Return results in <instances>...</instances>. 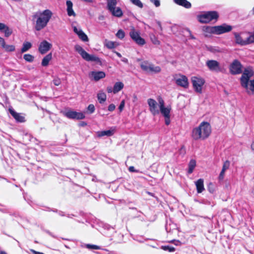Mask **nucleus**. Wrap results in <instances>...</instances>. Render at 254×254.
Instances as JSON below:
<instances>
[{
    "mask_svg": "<svg viewBox=\"0 0 254 254\" xmlns=\"http://www.w3.org/2000/svg\"><path fill=\"white\" fill-rule=\"evenodd\" d=\"M244 33L242 32L238 33L234 32V35L235 38V42L239 45L244 46L250 44V41L249 39V36L246 38H243L241 35H244Z\"/></svg>",
    "mask_w": 254,
    "mask_h": 254,
    "instance_id": "obj_13",
    "label": "nucleus"
},
{
    "mask_svg": "<svg viewBox=\"0 0 254 254\" xmlns=\"http://www.w3.org/2000/svg\"><path fill=\"white\" fill-rule=\"evenodd\" d=\"M52 47V45L46 40H44L40 43L38 50L41 54H44L49 51Z\"/></svg>",
    "mask_w": 254,
    "mask_h": 254,
    "instance_id": "obj_17",
    "label": "nucleus"
},
{
    "mask_svg": "<svg viewBox=\"0 0 254 254\" xmlns=\"http://www.w3.org/2000/svg\"><path fill=\"white\" fill-rule=\"evenodd\" d=\"M230 165V161L228 160L225 161L223 163L222 170L226 171L227 170H228L229 168Z\"/></svg>",
    "mask_w": 254,
    "mask_h": 254,
    "instance_id": "obj_41",
    "label": "nucleus"
},
{
    "mask_svg": "<svg viewBox=\"0 0 254 254\" xmlns=\"http://www.w3.org/2000/svg\"><path fill=\"white\" fill-rule=\"evenodd\" d=\"M98 19L99 20H103L104 19V16L103 15H100L98 17Z\"/></svg>",
    "mask_w": 254,
    "mask_h": 254,
    "instance_id": "obj_59",
    "label": "nucleus"
},
{
    "mask_svg": "<svg viewBox=\"0 0 254 254\" xmlns=\"http://www.w3.org/2000/svg\"><path fill=\"white\" fill-rule=\"evenodd\" d=\"M87 110L90 114L93 113L95 110L94 105L93 104L89 105L87 107Z\"/></svg>",
    "mask_w": 254,
    "mask_h": 254,
    "instance_id": "obj_43",
    "label": "nucleus"
},
{
    "mask_svg": "<svg viewBox=\"0 0 254 254\" xmlns=\"http://www.w3.org/2000/svg\"><path fill=\"white\" fill-rule=\"evenodd\" d=\"M187 31L189 33L190 39H194L195 37L191 34L190 31L189 29Z\"/></svg>",
    "mask_w": 254,
    "mask_h": 254,
    "instance_id": "obj_55",
    "label": "nucleus"
},
{
    "mask_svg": "<svg viewBox=\"0 0 254 254\" xmlns=\"http://www.w3.org/2000/svg\"><path fill=\"white\" fill-rule=\"evenodd\" d=\"M0 254H7L5 251H0Z\"/></svg>",
    "mask_w": 254,
    "mask_h": 254,
    "instance_id": "obj_61",
    "label": "nucleus"
},
{
    "mask_svg": "<svg viewBox=\"0 0 254 254\" xmlns=\"http://www.w3.org/2000/svg\"><path fill=\"white\" fill-rule=\"evenodd\" d=\"M125 100H122L120 104V106L119 107V109L120 110V112H122L123 110V109L124 108V107H125Z\"/></svg>",
    "mask_w": 254,
    "mask_h": 254,
    "instance_id": "obj_46",
    "label": "nucleus"
},
{
    "mask_svg": "<svg viewBox=\"0 0 254 254\" xmlns=\"http://www.w3.org/2000/svg\"><path fill=\"white\" fill-rule=\"evenodd\" d=\"M74 49L81 56L82 58L86 61L101 63V60L99 58L94 55L89 54L80 45H76L74 46Z\"/></svg>",
    "mask_w": 254,
    "mask_h": 254,
    "instance_id": "obj_4",
    "label": "nucleus"
},
{
    "mask_svg": "<svg viewBox=\"0 0 254 254\" xmlns=\"http://www.w3.org/2000/svg\"><path fill=\"white\" fill-rule=\"evenodd\" d=\"M124 88V84L122 82H116L113 88V92L116 94L121 91Z\"/></svg>",
    "mask_w": 254,
    "mask_h": 254,
    "instance_id": "obj_29",
    "label": "nucleus"
},
{
    "mask_svg": "<svg viewBox=\"0 0 254 254\" xmlns=\"http://www.w3.org/2000/svg\"><path fill=\"white\" fill-rule=\"evenodd\" d=\"M59 214L61 216H64V214L63 212H61Z\"/></svg>",
    "mask_w": 254,
    "mask_h": 254,
    "instance_id": "obj_63",
    "label": "nucleus"
},
{
    "mask_svg": "<svg viewBox=\"0 0 254 254\" xmlns=\"http://www.w3.org/2000/svg\"><path fill=\"white\" fill-rule=\"evenodd\" d=\"M150 39L154 45H159L160 44V41L157 39L155 35H152L150 36Z\"/></svg>",
    "mask_w": 254,
    "mask_h": 254,
    "instance_id": "obj_38",
    "label": "nucleus"
},
{
    "mask_svg": "<svg viewBox=\"0 0 254 254\" xmlns=\"http://www.w3.org/2000/svg\"><path fill=\"white\" fill-rule=\"evenodd\" d=\"M104 45L105 47H107L109 49H114L119 45L118 43L117 42L109 41L107 39H105L104 40Z\"/></svg>",
    "mask_w": 254,
    "mask_h": 254,
    "instance_id": "obj_25",
    "label": "nucleus"
},
{
    "mask_svg": "<svg viewBox=\"0 0 254 254\" xmlns=\"http://www.w3.org/2000/svg\"><path fill=\"white\" fill-rule=\"evenodd\" d=\"M128 170L130 172H137L136 170H135L134 167L133 166H130L128 168Z\"/></svg>",
    "mask_w": 254,
    "mask_h": 254,
    "instance_id": "obj_54",
    "label": "nucleus"
},
{
    "mask_svg": "<svg viewBox=\"0 0 254 254\" xmlns=\"http://www.w3.org/2000/svg\"><path fill=\"white\" fill-rule=\"evenodd\" d=\"M211 132L210 125L205 122H202L199 126L193 129L192 137L195 140L207 138Z\"/></svg>",
    "mask_w": 254,
    "mask_h": 254,
    "instance_id": "obj_2",
    "label": "nucleus"
},
{
    "mask_svg": "<svg viewBox=\"0 0 254 254\" xmlns=\"http://www.w3.org/2000/svg\"><path fill=\"white\" fill-rule=\"evenodd\" d=\"M63 115L69 119L81 120L85 118V115L82 112H77L72 110H68L63 112Z\"/></svg>",
    "mask_w": 254,
    "mask_h": 254,
    "instance_id": "obj_10",
    "label": "nucleus"
},
{
    "mask_svg": "<svg viewBox=\"0 0 254 254\" xmlns=\"http://www.w3.org/2000/svg\"><path fill=\"white\" fill-rule=\"evenodd\" d=\"M97 97L99 102L100 104H103L106 101V99H107L106 94L103 91H100L98 93V94L97 95Z\"/></svg>",
    "mask_w": 254,
    "mask_h": 254,
    "instance_id": "obj_26",
    "label": "nucleus"
},
{
    "mask_svg": "<svg viewBox=\"0 0 254 254\" xmlns=\"http://www.w3.org/2000/svg\"><path fill=\"white\" fill-rule=\"evenodd\" d=\"M141 69L146 72L159 73L161 71V68L159 66H154L148 61H144L140 64Z\"/></svg>",
    "mask_w": 254,
    "mask_h": 254,
    "instance_id": "obj_8",
    "label": "nucleus"
},
{
    "mask_svg": "<svg viewBox=\"0 0 254 254\" xmlns=\"http://www.w3.org/2000/svg\"><path fill=\"white\" fill-rule=\"evenodd\" d=\"M251 148L253 151H254V141L252 143Z\"/></svg>",
    "mask_w": 254,
    "mask_h": 254,
    "instance_id": "obj_60",
    "label": "nucleus"
},
{
    "mask_svg": "<svg viewBox=\"0 0 254 254\" xmlns=\"http://www.w3.org/2000/svg\"><path fill=\"white\" fill-rule=\"evenodd\" d=\"M9 113L17 122L22 123L25 121L24 117L22 116L20 114L16 112L13 109H10Z\"/></svg>",
    "mask_w": 254,
    "mask_h": 254,
    "instance_id": "obj_20",
    "label": "nucleus"
},
{
    "mask_svg": "<svg viewBox=\"0 0 254 254\" xmlns=\"http://www.w3.org/2000/svg\"><path fill=\"white\" fill-rule=\"evenodd\" d=\"M130 38L138 45L143 46L145 44V41L140 36V32L134 28L131 29L129 32Z\"/></svg>",
    "mask_w": 254,
    "mask_h": 254,
    "instance_id": "obj_9",
    "label": "nucleus"
},
{
    "mask_svg": "<svg viewBox=\"0 0 254 254\" xmlns=\"http://www.w3.org/2000/svg\"><path fill=\"white\" fill-rule=\"evenodd\" d=\"M208 50L212 52H219V51L218 50H217L215 48H213L212 47H208Z\"/></svg>",
    "mask_w": 254,
    "mask_h": 254,
    "instance_id": "obj_53",
    "label": "nucleus"
},
{
    "mask_svg": "<svg viewBox=\"0 0 254 254\" xmlns=\"http://www.w3.org/2000/svg\"><path fill=\"white\" fill-rule=\"evenodd\" d=\"M253 75L251 70L246 69L241 77L242 86L245 88L249 95L254 94V79L250 80Z\"/></svg>",
    "mask_w": 254,
    "mask_h": 254,
    "instance_id": "obj_3",
    "label": "nucleus"
},
{
    "mask_svg": "<svg viewBox=\"0 0 254 254\" xmlns=\"http://www.w3.org/2000/svg\"><path fill=\"white\" fill-rule=\"evenodd\" d=\"M5 44L6 43L4 41V39L3 38L0 37V45L2 48H3Z\"/></svg>",
    "mask_w": 254,
    "mask_h": 254,
    "instance_id": "obj_51",
    "label": "nucleus"
},
{
    "mask_svg": "<svg viewBox=\"0 0 254 254\" xmlns=\"http://www.w3.org/2000/svg\"><path fill=\"white\" fill-rule=\"evenodd\" d=\"M232 27L225 23L221 25L215 26V34L220 35L232 30Z\"/></svg>",
    "mask_w": 254,
    "mask_h": 254,
    "instance_id": "obj_16",
    "label": "nucleus"
},
{
    "mask_svg": "<svg viewBox=\"0 0 254 254\" xmlns=\"http://www.w3.org/2000/svg\"><path fill=\"white\" fill-rule=\"evenodd\" d=\"M150 1L153 3L156 7H159L160 5L159 0H150Z\"/></svg>",
    "mask_w": 254,
    "mask_h": 254,
    "instance_id": "obj_47",
    "label": "nucleus"
},
{
    "mask_svg": "<svg viewBox=\"0 0 254 254\" xmlns=\"http://www.w3.org/2000/svg\"><path fill=\"white\" fill-rule=\"evenodd\" d=\"M89 75L90 77L93 78L95 81H97L104 78L106 76V74L104 71H93L90 72Z\"/></svg>",
    "mask_w": 254,
    "mask_h": 254,
    "instance_id": "obj_18",
    "label": "nucleus"
},
{
    "mask_svg": "<svg viewBox=\"0 0 254 254\" xmlns=\"http://www.w3.org/2000/svg\"><path fill=\"white\" fill-rule=\"evenodd\" d=\"M8 26L5 24L4 23L0 22V31L1 32H3V31L5 30V29Z\"/></svg>",
    "mask_w": 254,
    "mask_h": 254,
    "instance_id": "obj_44",
    "label": "nucleus"
},
{
    "mask_svg": "<svg viewBox=\"0 0 254 254\" xmlns=\"http://www.w3.org/2000/svg\"><path fill=\"white\" fill-rule=\"evenodd\" d=\"M113 52L115 53L117 55V56L119 57V58H121L122 57V55H121V54L120 53H119V52H117L116 51H113Z\"/></svg>",
    "mask_w": 254,
    "mask_h": 254,
    "instance_id": "obj_57",
    "label": "nucleus"
},
{
    "mask_svg": "<svg viewBox=\"0 0 254 254\" xmlns=\"http://www.w3.org/2000/svg\"><path fill=\"white\" fill-rule=\"evenodd\" d=\"M61 80L60 78H55L53 80V83L56 86L59 85L61 84Z\"/></svg>",
    "mask_w": 254,
    "mask_h": 254,
    "instance_id": "obj_48",
    "label": "nucleus"
},
{
    "mask_svg": "<svg viewBox=\"0 0 254 254\" xmlns=\"http://www.w3.org/2000/svg\"><path fill=\"white\" fill-rule=\"evenodd\" d=\"M82 31L81 29H78L76 27H73V31L78 35L80 31Z\"/></svg>",
    "mask_w": 254,
    "mask_h": 254,
    "instance_id": "obj_52",
    "label": "nucleus"
},
{
    "mask_svg": "<svg viewBox=\"0 0 254 254\" xmlns=\"http://www.w3.org/2000/svg\"><path fill=\"white\" fill-rule=\"evenodd\" d=\"M77 35L79 38L83 41L87 42L88 41L87 36L83 32V31H80Z\"/></svg>",
    "mask_w": 254,
    "mask_h": 254,
    "instance_id": "obj_35",
    "label": "nucleus"
},
{
    "mask_svg": "<svg viewBox=\"0 0 254 254\" xmlns=\"http://www.w3.org/2000/svg\"><path fill=\"white\" fill-rule=\"evenodd\" d=\"M3 49H4L6 52H12L15 51V47L13 45H7L5 44Z\"/></svg>",
    "mask_w": 254,
    "mask_h": 254,
    "instance_id": "obj_33",
    "label": "nucleus"
},
{
    "mask_svg": "<svg viewBox=\"0 0 254 254\" xmlns=\"http://www.w3.org/2000/svg\"><path fill=\"white\" fill-rule=\"evenodd\" d=\"M53 13L49 9L35 12L32 15V20L35 22V30L40 31L46 27Z\"/></svg>",
    "mask_w": 254,
    "mask_h": 254,
    "instance_id": "obj_1",
    "label": "nucleus"
},
{
    "mask_svg": "<svg viewBox=\"0 0 254 254\" xmlns=\"http://www.w3.org/2000/svg\"><path fill=\"white\" fill-rule=\"evenodd\" d=\"M165 118V122L166 125H169L170 124V116L167 117H164Z\"/></svg>",
    "mask_w": 254,
    "mask_h": 254,
    "instance_id": "obj_49",
    "label": "nucleus"
},
{
    "mask_svg": "<svg viewBox=\"0 0 254 254\" xmlns=\"http://www.w3.org/2000/svg\"><path fill=\"white\" fill-rule=\"evenodd\" d=\"M116 128L112 127L110 129L107 130L99 131L96 132L97 135L99 137L104 136H112L115 132Z\"/></svg>",
    "mask_w": 254,
    "mask_h": 254,
    "instance_id": "obj_19",
    "label": "nucleus"
},
{
    "mask_svg": "<svg viewBox=\"0 0 254 254\" xmlns=\"http://www.w3.org/2000/svg\"><path fill=\"white\" fill-rule=\"evenodd\" d=\"M218 14L215 11H210L204 13L198 16V19L201 23H208L213 20H217Z\"/></svg>",
    "mask_w": 254,
    "mask_h": 254,
    "instance_id": "obj_5",
    "label": "nucleus"
},
{
    "mask_svg": "<svg viewBox=\"0 0 254 254\" xmlns=\"http://www.w3.org/2000/svg\"><path fill=\"white\" fill-rule=\"evenodd\" d=\"M161 249L164 251H169L170 252H173L175 251V248L168 246H162Z\"/></svg>",
    "mask_w": 254,
    "mask_h": 254,
    "instance_id": "obj_39",
    "label": "nucleus"
},
{
    "mask_svg": "<svg viewBox=\"0 0 254 254\" xmlns=\"http://www.w3.org/2000/svg\"><path fill=\"white\" fill-rule=\"evenodd\" d=\"M157 100L159 107V113H160L164 117L170 116L171 111V106L169 105L166 107L165 106L164 100L160 96L157 97Z\"/></svg>",
    "mask_w": 254,
    "mask_h": 254,
    "instance_id": "obj_6",
    "label": "nucleus"
},
{
    "mask_svg": "<svg viewBox=\"0 0 254 254\" xmlns=\"http://www.w3.org/2000/svg\"><path fill=\"white\" fill-rule=\"evenodd\" d=\"M157 24H158L159 27L161 29L162 28H161V23L160 22H158Z\"/></svg>",
    "mask_w": 254,
    "mask_h": 254,
    "instance_id": "obj_62",
    "label": "nucleus"
},
{
    "mask_svg": "<svg viewBox=\"0 0 254 254\" xmlns=\"http://www.w3.org/2000/svg\"><path fill=\"white\" fill-rule=\"evenodd\" d=\"M175 82L178 86L188 88L189 87V81L187 77L185 75L179 74L175 78Z\"/></svg>",
    "mask_w": 254,
    "mask_h": 254,
    "instance_id": "obj_14",
    "label": "nucleus"
},
{
    "mask_svg": "<svg viewBox=\"0 0 254 254\" xmlns=\"http://www.w3.org/2000/svg\"><path fill=\"white\" fill-rule=\"evenodd\" d=\"M191 82L194 91L198 93H201L205 80L200 77L193 76L191 77Z\"/></svg>",
    "mask_w": 254,
    "mask_h": 254,
    "instance_id": "obj_7",
    "label": "nucleus"
},
{
    "mask_svg": "<svg viewBox=\"0 0 254 254\" xmlns=\"http://www.w3.org/2000/svg\"><path fill=\"white\" fill-rule=\"evenodd\" d=\"M4 34V36L6 37H8L10 35H11L12 33V30L8 27H7L5 30L3 32Z\"/></svg>",
    "mask_w": 254,
    "mask_h": 254,
    "instance_id": "obj_40",
    "label": "nucleus"
},
{
    "mask_svg": "<svg viewBox=\"0 0 254 254\" xmlns=\"http://www.w3.org/2000/svg\"><path fill=\"white\" fill-rule=\"evenodd\" d=\"M252 13L253 14H254V7L252 9Z\"/></svg>",
    "mask_w": 254,
    "mask_h": 254,
    "instance_id": "obj_64",
    "label": "nucleus"
},
{
    "mask_svg": "<svg viewBox=\"0 0 254 254\" xmlns=\"http://www.w3.org/2000/svg\"><path fill=\"white\" fill-rule=\"evenodd\" d=\"M122 61L125 63H128V60L126 58H123L122 59Z\"/></svg>",
    "mask_w": 254,
    "mask_h": 254,
    "instance_id": "obj_58",
    "label": "nucleus"
},
{
    "mask_svg": "<svg viewBox=\"0 0 254 254\" xmlns=\"http://www.w3.org/2000/svg\"><path fill=\"white\" fill-rule=\"evenodd\" d=\"M225 171H224L222 170L220 172V173L218 177V179L220 181H222L223 180V179L224 178V176H225Z\"/></svg>",
    "mask_w": 254,
    "mask_h": 254,
    "instance_id": "obj_45",
    "label": "nucleus"
},
{
    "mask_svg": "<svg viewBox=\"0 0 254 254\" xmlns=\"http://www.w3.org/2000/svg\"><path fill=\"white\" fill-rule=\"evenodd\" d=\"M86 247L89 249L99 250L100 249V247L97 245L90 244H87Z\"/></svg>",
    "mask_w": 254,
    "mask_h": 254,
    "instance_id": "obj_42",
    "label": "nucleus"
},
{
    "mask_svg": "<svg viewBox=\"0 0 254 254\" xmlns=\"http://www.w3.org/2000/svg\"><path fill=\"white\" fill-rule=\"evenodd\" d=\"M189 169L188 171V172L189 174H191L194 169L195 168L196 166V161L194 159H191L189 163Z\"/></svg>",
    "mask_w": 254,
    "mask_h": 254,
    "instance_id": "obj_31",
    "label": "nucleus"
},
{
    "mask_svg": "<svg viewBox=\"0 0 254 254\" xmlns=\"http://www.w3.org/2000/svg\"><path fill=\"white\" fill-rule=\"evenodd\" d=\"M23 59L27 62L32 63L34 61V57L30 54H25Z\"/></svg>",
    "mask_w": 254,
    "mask_h": 254,
    "instance_id": "obj_34",
    "label": "nucleus"
},
{
    "mask_svg": "<svg viewBox=\"0 0 254 254\" xmlns=\"http://www.w3.org/2000/svg\"><path fill=\"white\" fill-rule=\"evenodd\" d=\"M66 4L67 6L66 11H67V15L69 16H73L74 17L75 16L76 14L74 12V11L72 8V6H73L72 2L70 0H68L66 1Z\"/></svg>",
    "mask_w": 254,
    "mask_h": 254,
    "instance_id": "obj_21",
    "label": "nucleus"
},
{
    "mask_svg": "<svg viewBox=\"0 0 254 254\" xmlns=\"http://www.w3.org/2000/svg\"><path fill=\"white\" fill-rule=\"evenodd\" d=\"M206 65L210 71L216 72L222 71V68L220 66L219 63L216 60H210L207 61Z\"/></svg>",
    "mask_w": 254,
    "mask_h": 254,
    "instance_id": "obj_11",
    "label": "nucleus"
},
{
    "mask_svg": "<svg viewBox=\"0 0 254 254\" xmlns=\"http://www.w3.org/2000/svg\"><path fill=\"white\" fill-rule=\"evenodd\" d=\"M177 4L183 6L186 8H190L191 6V3L187 0H173Z\"/></svg>",
    "mask_w": 254,
    "mask_h": 254,
    "instance_id": "obj_22",
    "label": "nucleus"
},
{
    "mask_svg": "<svg viewBox=\"0 0 254 254\" xmlns=\"http://www.w3.org/2000/svg\"><path fill=\"white\" fill-rule=\"evenodd\" d=\"M107 8L109 10L116 6L117 4V0H107Z\"/></svg>",
    "mask_w": 254,
    "mask_h": 254,
    "instance_id": "obj_32",
    "label": "nucleus"
},
{
    "mask_svg": "<svg viewBox=\"0 0 254 254\" xmlns=\"http://www.w3.org/2000/svg\"><path fill=\"white\" fill-rule=\"evenodd\" d=\"M32 44L27 41H25L22 45V47L21 49V53H24L28 51L29 49L32 48Z\"/></svg>",
    "mask_w": 254,
    "mask_h": 254,
    "instance_id": "obj_27",
    "label": "nucleus"
},
{
    "mask_svg": "<svg viewBox=\"0 0 254 254\" xmlns=\"http://www.w3.org/2000/svg\"><path fill=\"white\" fill-rule=\"evenodd\" d=\"M203 32L208 34H215V26H205L202 28Z\"/></svg>",
    "mask_w": 254,
    "mask_h": 254,
    "instance_id": "obj_30",
    "label": "nucleus"
},
{
    "mask_svg": "<svg viewBox=\"0 0 254 254\" xmlns=\"http://www.w3.org/2000/svg\"><path fill=\"white\" fill-rule=\"evenodd\" d=\"M203 182L202 179H199L195 183L197 192L198 193H201L204 190Z\"/></svg>",
    "mask_w": 254,
    "mask_h": 254,
    "instance_id": "obj_24",
    "label": "nucleus"
},
{
    "mask_svg": "<svg viewBox=\"0 0 254 254\" xmlns=\"http://www.w3.org/2000/svg\"><path fill=\"white\" fill-rule=\"evenodd\" d=\"M116 36L120 39H123L125 36V32L122 30L120 29L118 31L117 33L116 34Z\"/></svg>",
    "mask_w": 254,
    "mask_h": 254,
    "instance_id": "obj_37",
    "label": "nucleus"
},
{
    "mask_svg": "<svg viewBox=\"0 0 254 254\" xmlns=\"http://www.w3.org/2000/svg\"><path fill=\"white\" fill-rule=\"evenodd\" d=\"M134 5L142 8L143 7L142 2L140 0H129Z\"/></svg>",
    "mask_w": 254,
    "mask_h": 254,
    "instance_id": "obj_36",
    "label": "nucleus"
},
{
    "mask_svg": "<svg viewBox=\"0 0 254 254\" xmlns=\"http://www.w3.org/2000/svg\"><path fill=\"white\" fill-rule=\"evenodd\" d=\"M107 91L108 93H111L113 92V89L111 87H108L107 88Z\"/></svg>",
    "mask_w": 254,
    "mask_h": 254,
    "instance_id": "obj_56",
    "label": "nucleus"
},
{
    "mask_svg": "<svg viewBox=\"0 0 254 254\" xmlns=\"http://www.w3.org/2000/svg\"><path fill=\"white\" fill-rule=\"evenodd\" d=\"M112 14L117 17H121L123 15L121 8L119 7H114L112 9L109 10Z\"/></svg>",
    "mask_w": 254,
    "mask_h": 254,
    "instance_id": "obj_23",
    "label": "nucleus"
},
{
    "mask_svg": "<svg viewBox=\"0 0 254 254\" xmlns=\"http://www.w3.org/2000/svg\"><path fill=\"white\" fill-rule=\"evenodd\" d=\"M147 104L149 106V111L153 116H156L159 114V110L157 108V102L156 100L152 98H149L147 100Z\"/></svg>",
    "mask_w": 254,
    "mask_h": 254,
    "instance_id": "obj_15",
    "label": "nucleus"
},
{
    "mask_svg": "<svg viewBox=\"0 0 254 254\" xmlns=\"http://www.w3.org/2000/svg\"><path fill=\"white\" fill-rule=\"evenodd\" d=\"M115 105L113 104H111L108 106V110L110 112H112L115 109Z\"/></svg>",
    "mask_w": 254,
    "mask_h": 254,
    "instance_id": "obj_50",
    "label": "nucleus"
},
{
    "mask_svg": "<svg viewBox=\"0 0 254 254\" xmlns=\"http://www.w3.org/2000/svg\"><path fill=\"white\" fill-rule=\"evenodd\" d=\"M52 55L50 53L46 55L42 60V65L43 66H47L49 63V62L52 60Z\"/></svg>",
    "mask_w": 254,
    "mask_h": 254,
    "instance_id": "obj_28",
    "label": "nucleus"
},
{
    "mask_svg": "<svg viewBox=\"0 0 254 254\" xmlns=\"http://www.w3.org/2000/svg\"><path fill=\"white\" fill-rule=\"evenodd\" d=\"M242 65L237 60H235L230 65V72L232 74H238L242 72Z\"/></svg>",
    "mask_w": 254,
    "mask_h": 254,
    "instance_id": "obj_12",
    "label": "nucleus"
}]
</instances>
